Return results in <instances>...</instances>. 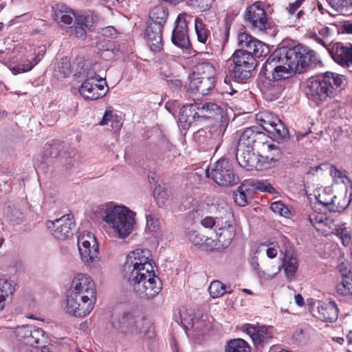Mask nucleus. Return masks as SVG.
Listing matches in <instances>:
<instances>
[{
  "instance_id": "35",
  "label": "nucleus",
  "mask_w": 352,
  "mask_h": 352,
  "mask_svg": "<svg viewBox=\"0 0 352 352\" xmlns=\"http://www.w3.org/2000/svg\"><path fill=\"white\" fill-rule=\"evenodd\" d=\"M269 128L270 129L267 132L270 134V138L278 142L285 141L289 138L288 129L280 119L274 125Z\"/></svg>"
},
{
  "instance_id": "30",
  "label": "nucleus",
  "mask_w": 352,
  "mask_h": 352,
  "mask_svg": "<svg viewBox=\"0 0 352 352\" xmlns=\"http://www.w3.org/2000/svg\"><path fill=\"white\" fill-rule=\"evenodd\" d=\"M352 201V190H344V195H334L330 198V202H323V205L332 212H342L344 210Z\"/></svg>"
},
{
  "instance_id": "56",
  "label": "nucleus",
  "mask_w": 352,
  "mask_h": 352,
  "mask_svg": "<svg viewBox=\"0 0 352 352\" xmlns=\"http://www.w3.org/2000/svg\"><path fill=\"white\" fill-rule=\"evenodd\" d=\"M234 199L235 203L239 206H245L248 204V197L243 186H239L234 193Z\"/></svg>"
},
{
  "instance_id": "7",
  "label": "nucleus",
  "mask_w": 352,
  "mask_h": 352,
  "mask_svg": "<svg viewBox=\"0 0 352 352\" xmlns=\"http://www.w3.org/2000/svg\"><path fill=\"white\" fill-rule=\"evenodd\" d=\"M154 264L151 252L148 249L138 248L133 250L127 254L123 265L124 278L127 279L154 270Z\"/></svg>"
},
{
  "instance_id": "55",
  "label": "nucleus",
  "mask_w": 352,
  "mask_h": 352,
  "mask_svg": "<svg viewBox=\"0 0 352 352\" xmlns=\"http://www.w3.org/2000/svg\"><path fill=\"white\" fill-rule=\"evenodd\" d=\"M271 210L284 217H289L290 211L288 207L281 201H274L271 204Z\"/></svg>"
},
{
  "instance_id": "17",
  "label": "nucleus",
  "mask_w": 352,
  "mask_h": 352,
  "mask_svg": "<svg viewBox=\"0 0 352 352\" xmlns=\"http://www.w3.org/2000/svg\"><path fill=\"white\" fill-rule=\"evenodd\" d=\"M237 41L240 47L238 50H244L245 53L254 55L257 58L266 56L270 52L266 44L246 32L239 33Z\"/></svg>"
},
{
  "instance_id": "53",
  "label": "nucleus",
  "mask_w": 352,
  "mask_h": 352,
  "mask_svg": "<svg viewBox=\"0 0 352 352\" xmlns=\"http://www.w3.org/2000/svg\"><path fill=\"white\" fill-rule=\"evenodd\" d=\"M146 228L149 232H156L160 228L159 218L155 214L146 213Z\"/></svg>"
},
{
  "instance_id": "39",
  "label": "nucleus",
  "mask_w": 352,
  "mask_h": 352,
  "mask_svg": "<svg viewBox=\"0 0 352 352\" xmlns=\"http://www.w3.org/2000/svg\"><path fill=\"white\" fill-rule=\"evenodd\" d=\"M278 118L269 111L259 112L256 115L257 123L267 132L278 120Z\"/></svg>"
},
{
  "instance_id": "14",
  "label": "nucleus",
  "mask_w": 352,
  "mask_h": 352,
  "mask_svg": "<svg viewBox=\"0 0 352 352\" xmlns=\"http://www.w3.org/2000/svg\"><path fill=\"white\" fill-rule=\"evenodd\" d=\"M179 314L181 322L186 330L192 329L197 333H202L211 327V322L206 314L189 313L186 310L180 311Z\"/></svg>"
},
{
  "instance_id": "59",
  "label": "nucleus",
  "mask_w": 352,
  "mask_h": 352,
  "mask_svg": "<svg viewBox=\"0 0 352 352\" xmlns=\"http://www.w3.org/2000/svg\"><path fill=\"white\" fill-rule=\"evenodd\" d=\"M224 218H213L210 216H207L204 217L201 221V225L206 228H212L213 227L215 229L217 228V224H219V221H223Z\"/></svg>"
},
{
  "instance_id": "13",
  "label": "nucleus",
  "mask_w": 352,
  "mask_h": 352,
  "mask_svg": "<svg viewBox=\"0 0 352 352\" xmlns=\"http://www.w3.org/2000/svg\"><path fill=\"white\" fill-rule=\"evenodd\" d=\"M245 19L254 31L263 32L270 27L266 12L259 1L247 8Z\"/></svg>"
},
{
  "instance_id": "29",
  "label": "nucleus",
  "mask_w": 352,
  "mask_h": 352,
  "mask_svg": "<svg viewBox=\"0 0 352 352\" xmlns=\"http://www.w3.org/2000/svg\"><path fill=\"white\" fill-rule=\"evenodd\" d=\"M164 27L147 23L145 30L146 42L153 52L160 51L163 46L162 31Z\"/></svg>"
},
{
  "instance_id": "58",
  "label": "nucleus",
  "mask_w": 352,
  "mask_h": 352,
  "mask_svg": "<svg viewBox=\"0 0 352 352\" xmlns=\"http://www.w3.org/2000/svg\"><path fill=\"white\" fill-rule=\"evenodd\" d=\"M58 69L63 78L68 76L71 74L70 62L67 58H63L60 60L58 65Z\"/></svg>"
},
{
  "instance_id": "11",
  "label": "nucleus",
  "mask_w": 352,
  "mask_h": 352,
  "mask_svg": "<svg viewBox=\"0 0 352 352\" xmlns=\"http://www.w3.org/2000/svg\"><path fill=\"white\" fill-rule=\"evenodd\" d=\"M78 247L82 263L90 266L98 260V245L95 236L90 232H83L78 236Z\"/></svg>"
},
{
  "instance_id": "31",
  "label": "nucleus",
  "mask_w": 352,
  "mask_h": 352,
  "mask_svg": "<svg viewBox=\"0 0 352 352\" xmlns=\"http://www.w3.org/2000/svg\"><path fill=\"white\" fill-rule=\"evenodd\" d=\"M318 318L326 322H335L338 316V308L333 302H319L317 306Z\"/></svg>"
},
{
  "instance_id": "57",
  "label": "nucleus",
  "mask_w": 352,
  "mask_h": 352,
  "mask_svg": "<svg viewBox=\"0 0 352 352\" xmlns=\"http://www.w3.org/2000/svg\"><path fill=\"white\" fill-rule=\"evenodd\" d=\"M214 0H190L189 5L197 8L201 12L208 10L212 6Z\"/></svg>"
},
{
  "instance_id": "26",
  "label": "nucleus",
  "mask_w": 352,
  "mask_h": 352,
  "mask_svg": "<svg viewBox=\"0 0 352 352\" xmlns=\"http://www.w3.org/2000/svg\"><path fill=\"white\" fill-rule=\"evenodd\" d=\"M188 79L189 90L198 92L201 95H207L214 87V78H200L197 73H192Z\"/></svg>"
},
{
  "instance_id": "19",
  "label": "nucleus",
  "mask_w": 352,
  "mask_h": 352,
  "mask_svg": "<svg viewBox=\"0 0 352 352\" xmlns=\"http://www.w3.org/2000/svg\"><path fill=\"white\" fill-rule=\"evenodd\" d=\"M46 226L56 239L65 240L72 235L74 223L69 215H66L54 221H47Z\"/></svg>"
},
{
  "instance_id": "23",
  "label": "nucleus",
  "mask_w": 352,
  "mask_h": 352,
  "mask_svg": "<svg viewBox=\"0 0 352 352\" xmlns=\"http://www.w3.org/2000/svg\"><path fill=\"white\" fill-rule=\"evenodd\" d=\"M44 54L45 49L43 47L39 49L37 53L29 52L20 58L17 65L10 67V69L14 75L30 72L40 62Z\"/></svg>"
},
{
  "instance_id": "41",
  "label": "nucleus",
  "mask_w": 352,
  "mask_h": 352,
  "mask_svg": "<svg viewBox=\"0 0 352 352\" xmlns=\"http://www.w3.org/2000/svg\"><path fill=\"white\" fill-rule=\"evenodd\" d=\"M195 29L197 37V41L206 45L209 43L208 38L210 36V31L206 28L201 18L197 17L195 19Z\"/></svg>"
},
{
  "instance_id": "42",
  "label": "nucleus",
  "mask_w": 352,
  "mask_h": 352,
  "mask_svg": "<svg viewBox=\"0 0 352 352\" xmlns=\"http://www.w3.org/2000/svg\"><path fill=\"white\" fill-rule=\"evenodd\" d=\"M248 343L241 339L236 338L229 340L226 346L225 352H250Z\"/></svg>"
},
{
  "instance_id": "62",
  "label": "nucleus",
  "mask_w": 352,
  "mask_h": 352,
  "mask_svg": "<svg viewBox=\"0 0 352 352\" xmlns=\"http://www.w3.org/2000/svg\"><path fill=\"white\" fill-rule=\"evenodd\" d=\"M312 38L318 44H320L325 49H327L329 52L331 51L330 45L331 43V41L330 39H326L322 37H320L319 35L314 34L312 36Z\"/></svg>"
},
{
  "instance_id": "24",
  "label": "nucleus",
  "mask_w": 352,
  "mask_h": 352,
  "mask_svg": "<svg viewBox=\"0 0 352 352\" xmlns=\"http://www.w3.org/2000/svg\"><path fill=\"white\" fill-rule=\"evenodd\" d=\"M255 149L245 148L243 150L240 149L238 146L236 153V159L240 166L247 170L261 169V166L259 164V157L261 155H256Z\"/></svg>"
},
{
  "instance_id": "18",
  "label": "nucleus",
  "mask_w": 352,
  "mask_h": 352,
  "mask_svg": "<svg viewBox=\"0 0 352 352\" xmlns=\"http://www.w3.org/2000/svg\"><path fill=\"white\" fill-rule=\"evenodd\" d=\"M192 16L186 12L179 14L175 21V27L173 30L172 42L180 48H188L190 45V40L188 34L187 23Z\"/></svg>"
},
{
  "instance_id": "16",
  "label": "nucleus",
  "mask_w": 352,
  "mask_h": 352,
  "mask_svg": "<svg viewBox=\"0 0 352 352\" xmlns=\"http://www.w3.org/2000/svg\"><path fill=\"white\" fill-rule=\"evenodd\" d=\"M195 110H197V111L192 115L193 120H195L196 118L199 120L200 118H212L219 116H222L223 113L221 106L210 102L185 105L181 109L180 113H182V116H184V113H187L188 111L192 112Z\"/></svg>"
},
{
  "instance_id": "47",
  "label": "nucleus",
  "mask_w": 352,
  "mask_h": 352,
  "mask_svg": "<svg viewBox=\"0 0 352 352\" xmlns=\"http://www.w3.org/2000/svg\"><path fill=\"white\" fill-rule=\"evenodd\" d=\"M100 124L101 126L110 124L114 131L120 129L122 126V122L118 119L117 116H113L112 111L108 110L105 111Z\"/></svg>"
},
{
  "instance_id": "32",
  "label": "nucleus",
  "mask_w": 352,
  "mask_h": 352,
  "mask_svg": "<svg viewBox=\"0 0 352 352\" xmlns=\"http://www.w3.org/2000/svg\"><path fill=\"white\" fill-rule=\"evenodd\" d=\"M244 50H236L232 56L234 65H241L251 69L256 67V59L254 55L245 53Z\"/></svg>"
},
{
  "instance_id": "28",
  "label": "nucleus",
  "mask_w": 352,
  "mask_h": 352,
  "mask_svg": "<svg viewBox=\"0 0 352 352\" xmlns=\"http://www.w3.org/2000/svg\"><path fill=\"white\" fill-rule=\"evenodd\" d=\"M175 62L174 56L166 54L160 59V62L162 65L160 67V74L169 82V87L173 90L181 89L183 84L181 80L178 78H172L173 76V64L166 65L167 62Z\"/></svg>"
},
{
  "instance_id": "5",
  "label": "nucleus",
  "mask_w": 352,
  "mask_h": 352,
  "mask_svg": "<svg viewBox=\"0 0 352 352\" xmlns=\"http://www.w3.org/2000/svg\"><path fill=\"white\" fill-rule=\"evenodd\" d=\"M241 150L245 148H253L263 153L267 154V158L272 161H276L280 156V149L269 140V135H266L256 126L246 128L241 133L239 143Z\"/></svg>"
},
{
  "instance_id": "27",
  "label": "nucleus",
  "mask_w": 352,
  "mask_h": 352,
  "mask_svg": "<svg viewBox=\"0 0 352 352\" xmlns=\"http://www.w3.org/2000/svg\"><path fill=\"white\" fill-rule=\"evenodd\" d=\"M341 281L336 285L337 293L341 296L352 295V267L350 265H339Z\"/></svg>"
},
{
  "instance_id": "44",
  "label": "nucleus",
  "mask_w": 352,
  "mask_h": 352,
  "mask_svg": "<svg viewBox=\"0 0 352 352\" xmlns=\"http://www.w3.org/2000/svg\"><path fill=\"white\" fill-rule=\"evenodd\" d=\"M5 212L8 221L13 225L20 224L25 219V215L23 213L14 206L7 207Z\"/></svg>"
},
{
  "instance_id": "52",
  "label": "nucleus",
  "mask_w": 352,
  "mask_h": 352,
  "mask_svg": "<svg viewBox=\"0 0 352 352\" xmlns=\"http://www.w3.org/2000/svg\"><path fill=\"white\" fill-rule=\"evenodd\" d=\"M153 196L159 206H162L168 199V194L163 187L159 186L155 188Z\"/></svg>"
},
{
  "instance_id": "50",
  "label": "nucleus",
  "mask_w": 352,
  "mask_h": 352,
  "mask_svg": "<svg viewBox=\"0 0 352 352\" xmlns=\"http://www.w3.org/2000/svg\"><path fill=\"white\" fill-rule=\"evenodd\" d=\"M188 239L196 246H201L206 250H210L206 245L205 239L207 238L205 236H201L196 230L189 231L188 233Z\"/></svg>"
},
{
  "instance_id": "43",
  "label": "nucleus",
  "mask_w": 352,
  "mask_h": 352,
  "mask_svg": "<svg viewBox=\"0 0 352 352\" xmlns=\"http://www.w3.org/2000/svg\"><path fill=\"white\" fill-rule=\"evenodd\" d=\"M333 233L341 240L344 246L349 247L351 245V231L344 224L338 226L334 229Z\"/></svg>"
},
{
  "instance_id": "51",
  "label": "nucleus",
  "mask_w": 352,
  "mask_h": 352,
  "mask_svg": "<svg viewBox=\"0 0 352 352\" xmlns=\"http://www.w3.org/2000/svg\"><path fill=\"white\" fill-rule=\"evenodd\" d=\"M251 186L261 192H267L270 194L276 192L275 188L267 181L254 180L251 182Z\"/></svg>"
},
{
  "instance_id": "10",
  "label": "nucleus",
  "mask_w": 352,
  "mask_h": 352,
  "mask_svg": "<svg viewBox=\"0 0 352 352\" xmlns=\"http://www.w3.org/2000/svg\"><path fill=\"white\" fill-rule=\"evenodd\" d=\"M215 230V239L206 238V245L210 250H221L228 248L232 243L236 232L235 225L226 220L219 221Z\"/></svg>"
},
{
  "instance_id": "54",
  "label": "nucleus",
  "mask_w": 352,
  "mask_h": 352,
  "mask_svg": "<svg viewBox=\"0 0 352 352\" xmlns=\"http://www.w3.org/2000/svg\"><path fill=\"white\" fill-rule=\"evenodd\" d=\"M305 0H296L295 2L289 3L287 8V12L289 15H294L296 13V18L300 19L304 14L305 12L299 10Z\"/></svg>"
},
{
  "instance_id": "1",
  "label": "nucleus",
  "mask_w": 352,
  "mask_h": 352,
  "mask_svg": "<svg viewBox=\"0 0 352 352\" xmlns=\"http://www.w3.org/2000/svg\"><path fill=\"white\" fill-rule=\"evenodd\" d=\"M320 63L314 51L302 45L283 46L275 50L263 64L261 74L269 80H279L301 74Z\"/></svg>"
},
{
  "instance_id": "36",
  "label": "nucleus",
  "mask_w": 352,
  "mask_h": 352,
  "mask_svg": "<svg viewBox=\"0 0 352 352\" xmlns=\"http://www.w3.org/2000/svg\"><path fill=\"white\" fill-rule=\"evenodd\" d=\"M283 267L288 278H292L298 269V263L295 257L292 255V250L286 248L284 252Z\"/></svg>"
},
{
  "instance_id": "9",
  "label": "nucleus",
  "mask_w": 352,
  "mask_h": 352,
  "mask_svg": "<svg viewBox=\"0 0 352 352\" xmlns=\"http://www.w3.org/2000/svg\"><path fill=\"white\" fill-rule=\"evenodd\" d=\"M225 129L221 124L212 125L206 129H200L194 135V140L204 151H215L219 148L222 142Z\"/></svg>"
},
{
  "instance_id": "45",
  "label": "nucleus",
  "mask_w": 352,
  "mask_h": 352,
  "mask_svg": "<svg viewBox=\"0 0 352 352\" xmlns=\"http://www.w3.org/2000/svg\"><path fill=\"white\" fill-rule=\"evenodd\" d=\"M330 175L337 180L340 182L344 186V190L351 189L352 190V183L347 175L338 170L334 165H331L329 168Z\"/></svg>"
},
{
  "instance_id": "15",
  "label": "nucleus",
  "mask_w": 352,
  "mask_h": 352,
  "mask_svg": "<svg viewBox=\"0 0 352 352\" xmlns=\"http://www.w3.org/2000/svg\"><path fill=\"white\" fill-rule=\"evenodd\" d=\"M253 71L241 65H234L232 69L226 72L223 93L233 95L236 92V87L238 83L250 78Z\"/></svg>"
},
{
  "instance_id": "33",
  "label": "nucleus",
  "mask_w": 352,
  "mask_h": 352,
  "mask_svg": "<svg viewBox=\"0 0 352 352\" xmlns=\"http://www.w3.org/2000/svg\"><path fill=\"white\" fill-rule=\"evenodd\" d=\"M168 16V9L159 5L153 7L149 12V19L147 23L164 27Z\"/></svg>"
},
{
  "instance_id": "3",
  "label": "nucleus",
  "mask_w": 352,
  "mask_h": 352,
  "mask_svg": "<svg viewBox=\"0 0 352 352\" xmlns=\"http://www.w3.org/2000/svg\"><path fill=\"white\" fill-rule=\"evenodd\" d=\"M96 290L92 278L87 274H78L74 278L67 296L65 310L76 317H84L94 309Z\"/></svg>"
},
{
  "instance_id": "48",
  "label": "nucleus",
  "mask_w": 352,
  "mask_h": 352,
  "mask_svg": "<svg viewBox=\"0 0 352 352\" xmlns=\"http://www.w3.org/2000/svg\"><path fill=\"white\" fill-rule=\"evenodd\" d=\"M192 73H197L200 78H214L215 69L213 65L209 63H203L198 65L196 70Z\"/></svg>"
},
{
  "instance_id": "46",
  "label": "nucleus",
  "mask_w": 352,
  "mask_h": 352,
  "mask_svg": "<svg viewBox=\"0 0 352 352\" xmlns=\"http://www.w3.org/2000/svg\"><path fill=\"white\" fill-rule=\"evenodd\" d=\"M208 291L213 298H219L226 293H232L231 289H227L226 286L219 280L212 281L209 286Z\"/></svg>"
},
{
  "instance_id": "12",
  "label": "nucleus",
  "mask_w": 352,
  "mask_h": 352,
  "mask_svg": "<svg viewBox=\"0 0 352 352\" xmlns=\"http://www.w3.org/2000/svg\"><path fill=\"white\" fill-rule=\"evenodd\" d=\"M113 326L126 335H137L146 328V321L136 312H125L113 321Z\"/></svg>"
},
{
  "instance_id": "8",
  "label": "nucleus",
  "mask_w": 352,
  "mask_h": 352,
  "mask_svg": "<svg viewBox=\"0 0 352 352\" xmlns=\"http://www.w3.org/2000/svg\"><path fill=\"white\" fill-rule=\"evenodd\" d=\"M206 175L211 177L217 184L223 186H234L240 182L235 173L232 164L226 158H221L212 166L211 170H206Z\"/></svg>"
},
{
  "instance_id": "38",
  "label": "nucleus",
  "mask_w": 352,
  "mask_h": 352,
  "mask_svg": "<svg viewBox=\"0 0 352 352\" xmlns=\"http://www.w3.org/2000/svg\"><path fill=\"white\" fill-rule=\"evenodd\" d=\"M14 292V285L13 281L7 278L0 279V311L4 308L6 298L12 295Z\"/></svg>"
},
{
  "instance_id": "37",
  "label": "nucleus",
  "mask_w": 352,
  "mask_h": 352,
  "mask_svg": "<svg viewBox=\"0 0 352 352\" xmlns=\"http://www.w3.org/2000/svg\"><path fill=\"white\" fill-rule=\"evenodd\" d=\"M309 221L315 229L322 233L327 232L326 228L329 226L330 221L325 214L314 211L309 215Z\"/></svg>"
},
{
  "instance_id": "63",
  "label": "nucleus",
  "mask_w": 352,
  "mask_h": 352,
  "mask_svg": "<svg viewBox=\"0 0 352 352\" xmlns=\"http://www.w3.org/2000/svg\"><path fill=\"white\" fill-rule=\"evenodd\" d=\"M72 34H74L77 38H85L86 36V31L85 30V27L76 24L75 26L72 30Z\"/></svg>"
},
{
  "instance_id": "64",
  "label": "nucleus",
  "mask_w": 352,
  "mask_h": 352,
  "mask_svg": "<svg viewBox=\"0 0 352 352\" xmlns=\"http://www.w3.org/2000/svg\"><path fill=\"white\" fill-rule=\"evenodd\" d=\"M85 80L84 81H89V82H99V79H103L99 75L96 74L94 70H87L85 72Z\"/></svg>"
},
{
  "instance_id": "49",
  "label": "nucleus",
  "mask_w": 352,
  "mask_h": 352,
  "mask_svg": "<svg viewBox=\"0 0 352 352\" xmlns=\"http://www.w3.org/2000/svg\"><path fill=\"white\" fill-rule=\"evenodd\" d=\"M75 24H79L87 29H90L95 23L94 16L92 14H82L77 15Z\"/></svg>"
},
{
  "instance_id": "6",
  "label": "nucleus",
  "mask_w": 352,
  "mask_h": 352,
  "mask_svg": "<svg viewBox=\"0 0 352 352\" xmlns=\"http://www.w3.org/2000/svg\"><path fill=\"white\" fill-rule=\"evenodd\" d=\"M134 293L142 299L151 300L161 292L162 285L155 270L125 279Z\"/></svg>"
},
{
  "instance_id": "40",
  "label": "nucleus",
  "mask_w": 352,
  "mask_h": 352,
  "mask_svg": "<svg viewBox=\"0 0 352 352\" xmlns=\"http://www.w3.org/2000/svg\"><path fill=\"white\" fill-rule=\"evenodd\" d=\"M333 10L342 15L352 14V0H327Z\"/></svg>"
},
{
  "instance_id": "60",
  "label": "nucleus",
  "mask_w": 352,
  "mask_h": 352,
  "mask_svg": "<svg viewBox=\"0 0 352 352\" xmlns=\"http://www.w3.org/2000/svg\"><path fill=\"white\" fill-rule=\"evenodd\" d=\"M278 251L281 254L285 252V251L283 252V250L279 247V245L276 242L270 243L266 250V254L267 257L274 258L276 256Z\"/></svg>"
},
{
  "instance_id": "25",
  "label": "nucleus",
  "mask_w": 352,
  "mask_h": 352,
  "mask_svg": "<svg viewBox=\"0 0 352 352\" xmlns=\"http://www.w3.org/2000/svg\"><path fill=\"white\" fill-rule=\"evenodd\" d=\"M335 62L342 67L352 65V45H344L342 43H335L329 52Z\"/></svg>"
},
{
  "instance_id": "4",
  "label": "nucleus",
  "mask_w": 352,
  "mask_h": 352,
  "mask_svg": "<svg viewBox=\"0 0 352 352\" xmlns=\"http://www.w3.org/2000/svg\"><path fill=\"white\" fill-rule=\"evenodd\" d=\"M100 207L105 213L103 221L113 229L118 238L125 239L131 234L135 224L133 211L124 206L112 203L100 205Z\"/></svg>"
},
{
  "instance_id": "34",
  "label": "nucleus",
  "mask_w": 352,
  "mask_h": 352,
  "mask_svg": "<svg viewBox=\"0 0 352 352\" xmlns=\"http://www.w3.org/2000/svg\"><path fill=\"white\" fill-rule=\"evenodd\" d=\"M52 12L54 20L65 24H71L74 16H76L73 10L65 5L58 4L55 7H52Z\"/></svg>"
},
{
  "instance_id": "22",
  "label": "nucleus",
  "mask_w": 352,
  "mask_h": 352,
  "mask_svg": "<svg viewBox=\"0 0 352 352\" xmlns=\"http://www.w3.org/2000/svg\"><path fill=\"white\" fill-rule=\"evenodd\" d=\"M14 333L19 341L30 346L38 344L44 336V331L33 325L17 327Z\"/></svg>"
},
{
  "instance_id": "21",
  "label": "nucleus",
  "mask_w": 352,
  "mask_h": 352,
  "mask_svg": "<svg viewBox=\"0 0 352 352\" xmlns=\"http://www.w3.org/2000/svg\"><path fill=\"white\" fill-rule=\"evenodd\" d=\"M78 91L85 100H95L104 96L108 91V88L105 79H99V82L84 81Z\"/></svg>"
},
{
  "instance_id": "61",
  "label": "nucleus",
  "mask_w": 352,
  "mask_h": 352,
  "mask_svg": "<svg viewBox=\"0 0 352 352\" xmlns=\"http://www.w3.org/2000/svg\"><path fill=\"white\" fill-rule=\"evenodd\" d=\"M280 266L277 267L276 270H274V272H273L272 273H267L261 269L257 271L256 274L258 277L261 280H270L274 278L276 276V274L280 271Z\"/></svg>"
},
{
  "instance_id": "2",
  "label": "nucleus",
  "mask_w": 352,
  "mask_h": 352,
  "mask_svg": "<svg viewBox=\"0 0 352 352\" xmlns=\"http://www.w3.org/2000/svg\"><path fill=\"white\" fill-rule=\"evenodd\" d=\"M344 75L327 72L305 82V94L314 107H319L338 96L346 86Z\"/></svg>"
},
{
  "instance_id": "20",
  "label": "nucleus",
  "mask_w": 352,
  "mask_h": 352,
  "mask_svg": "<svg viewBox=\"0 0 352 352\" xmlns=\"http://www.w3.org/2000/svg\"><path fill=\"white\" fill-rule=\"evenodd\" d=\"M242 331L251 338L256 346L268 343L274 335L273 328L270 326L245 324L242 327Z\"/></svg>"
}]
</instances>
